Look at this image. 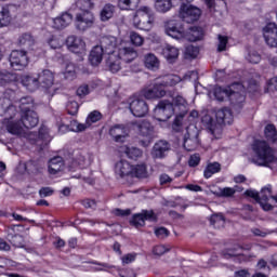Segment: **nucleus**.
Instances as JSON below:
<instances>
[{"instance_id":"7c9ffc66","label":"nucleus","mask_w":277,"mask_h":277,"mask_svg":"<svg viewBox=\"0 0 277 277\" xmlns=\"http://www.w3.org/2000/svg\"><path fill=\"white\" fill-rule=\"evenodd\" d=\"M17 42L19 47H24V49H28V51H34L36 48V40L30 34L21 35Z\"/></svg>"},{"instance_id":"c03bdc74","label":"nucleus","mask_w":277,"mask_h":277,"mask_svg":"<svg viewBox=\"0 0 277 277\" xmlns=\"http://www.w3.org/2000/svg\"><path fill=\"white\" fill-rule=\"evenodd\" d=\"M130 42L133 47H142L144 44V37L138 32L131 31L130 32Z\"/></svg>"},{"instance_id":"8fccbe9b","label":"nucleus","mask_w":277,"mask_h":277,"mask_svg":"<svg viewBox=\"0 0 277 277\" xmlns=\"http://www.w3.org/2000/svg\"><path fill=\"white\" fill-rule=\"evenodd\" d=\"M246 57L250 64H259L261 62V54L254 50H250Z\"/></svg>"},{"instance_id":"58836bf2","label":"nucleus","mask_w":277,"mask_h":277,"mask_svg":"<svg viewBox=\"0 0 277 277\" xmlns=\"http://www.w3.org/2000/svg\"><path fill=\"white\" fill-rule=\"evenodd\" d=\"M131 176H135L136 179L148 177V171L146 170V164H137L136 167H132Z\"/></svg>"},{"instance_id":"1a4fd4ad","label":"nucleus","mask_w":277,"mask_h":277,"mask_svg":"<svg viewBox=\"0 0 277 277\" xmlns=\"http://www.w3.org/2000/svg\"><path fill=\"white\" fill-rule=\"evenodd\" d=\"M164 34L174 40H185L186 28L181 19H168L163 25Z\"/></svg>"},{"instance_id":"0eeeda50","label":"nucleus","mask_w":277,"mask_h":277,"mask_svg":"<svg viewBox=\"0 0 277 277\" xmlns=\"http://www.w3.org/2000/svg\"><path fill=\"white\" fill-rule=\"evenodd\" d=\"M116 37H103L101 40V45H95L89 55V62L93 66H98L103 62V54H111V51L116 49Z\"/></svg>"},{"instance_id":"4468645a","label":"nucleus","mask_w":277,"mask_h":277,"mask_svg":"<svg viewBox=\"0 0 277 277\" xmlns=\"http://www.w3.org/2000/svg\"><path fill=\"white\" fill-rule=\"evenodd\" d=\"M180 14L186 23H196V21L200 18L202 12L198 6H194L192 4H183L180 9Z\"/></svg>"},{"instance_id":"a18cd8bd","label":"nucleus","mask_w":277,"mask_h":277,"mask_svg":"<svg viewBox=\"0 0 277 277\" xmlns=\"http://www.w3.org/2000/svg\"><path fill=\"white\" fill-rule=\"evenodd\" d=\"M77 5L81 12H90L94 8V0H78Z\"/></svg>"},{"instance_id":"37998d69","label":"nucleus","mask_w":277,"mask_h":277,"mask_svg":"<svg viewBox=\"0 0 277 277\" xmlns=\"http://www.w3.org/2000/svg\"><path fill=\"white\" fill-rule=\"evenodd\" d=\"M228 256H233L235 261H238V263H243L246 261H250V255L233 250H228L227 252Z\"/></svg>"},{"instance_id":"bf43d9fd","label":"nucleus","mask_w":277,"mask_h":277,"mask_svg":"<svg viewBox=\"0 0 277 277\" xmlns=\"http://www.w3.org/2000/svg\"><path fill=\"white\" fill-rule=\"evenodd\" d=\"M183 79L184 81H198V71H188Z\"/></svg>"},{"instance_id":"6e6552de","label":"nucleus","mask_w":277,"mask_h":277,"mask_svg":"<svg viewBox=\"0 0 277 277\" xmlns=\"http://www.w3.org/2000/svg\"><path fill=\"white\" fill-rule=\"evenodd\" d=\"M154 23L155 15H153V10L148 6L138 8L132 18L133 27L142 31H150Z\"/></svg>"},{"instance_id":"a211bd4d","label":"nucleus","mask_w":277,"mask_h":277,"mask_svg":"<svg viewBox=\"0 0 277 277\" xmlns=\"http://www.w3.org/2000/svg\"><path fill=\"white\" fill-rule=\"evenodd\" d=\"M106 67L108 68L109 72H113V75L120 72L122 68H124V65H122V58L119 57L118 53L116 52V48L113 49L110 54H108Z\"/></svg>"},{"instance_id":"774afa93","label":"nucleus","mask_w":277,"mask_h":277,"mask_svg":"<svg viewBox=\"0 0 277 277\" xmlns=\"http://www.w3.org/2000/svg\"><path fill=\"white\" fill-rule=\"evenodd\" d=\"M268 90L271 91L277 90V76L269 80Z\"/></svg>"},{"instance_id":"680f3d73","label":"nucleus","mask_w":277,"mask_h":277,"mask_svg":"<svg viewBox=\"0 0 277 277\" xmlns=\"http://www.w3.org/2000/svg\"><path fill=\"white\" fill-rule=\"evenodd\" d=\"M90 94V88L88 85H81L77 90V95L78 96H88Z\"/></svg>"},{"instance_id":"f3484780","label":"nucleus","mask_w":277,"mask_h":277,"mask_svg":"<svg viewBox=\"0 0 277 277\" xmlns=\"http://www.w3.org/2000/svg\"><path fill=\"white\" fill-rule=\"evenodd\" d=\"M263 38L267 47L277 49V25L269 23L263 28Z\"/></svg>"},{"instance_id":"603ef678","label":"nucleus","mask_w":277,"mask_h":277,"mask_svg":"<svg viewBox=\"0 0 277 277\" xmlns=\"http://www.w3.org/2000/svg\"><path fill=\"white\" fill-rule=\"evenodd\" d=\"M199 53H200V50L198 49V47L188 45L185 49L186 57H192L193 60H195V57H198Z\"/></svg>"},{"instance_id":"f8f14e48","label":"nucleus","mask_w":277,"mask_h":277,"mask_svg":"<svg viewBox=\"0 0 277 277\" xmlns=\"http://www.w3.org/2000/svg\"><path fill=\"white\" fill-rule=\"evenodd\" d=\"M129 107L131 114H133L136 118H144L146 114H148V104L140 96H133L129 101Z\"/></svg>"},{"instance_id":"338daca9","label":"nucleus","mask_w":277,"mask_h":277,"mask_svg":"<svg viewBox=\"0 0 277 277\" xmlns=\"http://www.w3.org/2000/svg\"><path fill=\"white\" fill-rule=\"evenodd\" d=\"M221 194L222 196H234L235 194V188H232V187H225V188H222L221 189Z\"/></svg>"},{"instance_id":"f257e3e1","label":"nucleus","mask_w":277,"mask_h":277,"mask_svg":"<svg viewBox=\"0 0 277 277\" xmlns=\"http://www.w3.org/2000/svg\"><path fill=\"white\" fill-rule=\"evenodd\" d=\"M34 100L23 97L19 102L12 103L10 98L0 100V116H4L3 127L11 135H23L25 129H34L40 119L38 113L31 109Z\"/></svg>"},{"instance_id":"423d86ee","label":"nucleus","mask_w":277,"mask_h":277,"mask_svg":"<svg viewBox=\"0 0 277 277\" xmlns=\"http://www.w3.org/2000/svg\"><path fill=\"white\" fill-rule=\"evenodd\" d=\"M215 120L213 117L206 115L201 118V122L211 131L215 140L222 137V124H233V113L228 108H222L215 113Z\"/></svg>"},{"instance_id":"ddd939ff","label":"nucleus","mask_w":277,"mask_h":277,"mask_svg":"<svg viewBox=\"0 0 277 277\" xmlns=\"http://www.w3.org/2000/svg\"><path fill=\"white\" fill-rule=\"evenodd\" d=\"M94 25V14L90 11H80L76 14V27L79 31H85Z\"/></svg>"},{"instance_id":"09e8293b","label":"nucleus","mask_w":277,"mask_h":277,"mask_svg":"<svg viewBox=\"0 0 277 277\" xmlns=\"http://www.w3.org/2000/svg\"><path fill=\"white\" fill-rule=\"evenodd\" d=\"M68 128H69V131L79 133L80 131H85L87 126L83 123H79L77 120H72V121H70Z\"/></svg>"},{"instance_id":"4c0bfd02","label":"nucleus","mask_w":277,"mask_h":277,"mask_svg":"<svg viewBox=\"0 0 277 277\" xmlns=\"http://www.w3.org/2000/svg\"><path fill=\"white\" fill-rule=\"evenodd\" d=\"M264 135L267 142L275 144L277 142V130L275 124H267L264 129Z\"/></svg>"},{"instance_id":"72a5a7b5","label":"nucleus","mask_w":277,"mask_h":277,"mask_svg":"<svg viewBox=\"0 0 277 277\" xmlns=\"http://www.w3.org/2000/svg\"><path fill=\"white\" fill-rule=\"evenodd\" d=\"M49 142H51V135H49V128L42 126L39 130V135L36 140V144L38 146H42V144L48 145Z\"/></svg>"},{"instance_id":"4d7b16f0","label":"nucleus","mask_w":277,"mask_h":277,"mask_svg":"<svg viewBox=\"0 0 277 277\" xmlns=\"http://www.w3.org/2000/svg\"><path fill=\"white\" fill-rule=\"evenodd\" d=\"M98 120H101V113L94 110L88 116L87 122H98Z\"/></svg>"},{"instance_id":"39448f33","label":"nucleus","mask_w":277,"mask_h":277,"mask_svg":"<svg viewBox=\"0 0 277 277\" xmlns=\"http://www.w3.org/2000/svg\"><path fill=\"white\" fill-rule=\"evenodd\" d=\"M246 84L247 82L241 83H233L227 88L215 87L213 89V96L216 101H224V98H229L232 105L241 107L243 101H246Z\"/></svg>"},{"instance_id":"79ce46f5","label":"nucleus","mask_w":277,"mask_h":277,"mask_svg":"<svg viewBox=\"0 0 277 277\" xmlns=\"http://www.w3.org/2000/svg\"><path fill=\"white\" fill-rule=\"evenodd\" d=\"M140 0H118V8L121 10H133L137 8Z\"/></svg>"},{"instance_id":"864d4df0","label":"nucleus","mask_w":277,"mask_h":277,"mask_svg":"<svg viewBox=\"0 0 277 277\" xmlns=\"http://www.w3.org/2000/svg\"><path fill=\"white\" fill-rule=\"evenodd\" d=\"M226 44H228V37L219 35L217 51H226Z\"/></svg>"},{"instance_id":"bb28decb","label":"nucleus","mask_w":277,"mask_h":277,"mask_svg":"<svg viewBox=\"0 0 277 277\" xmlns=\"http://www.w3.org/2000/svg\"><path fill=\"white\" fill-rule=\"evenodd\" d=\"M62 170H64V158L57 156L52 158L49 161V166H48L49 174H52V175L60 174Z\"/></svg>"},{"instance_id":"de8ad7c7","label":"nucleus","mask_w":277,"mask_h":277,"mask_svg":"<svg viewBox=\"0 0 277 277\" xmlns=\"http://www.w3.org/2000/svg\"><path fill=\"white\" fill-rule=\"evenodd\" d=\"M63 75L65 79L72 80L76 77L75 65L72 63L67 64Z\"/></svg>"},{"instance_id":"0e129e2a","label":"nucleus","mask_w":277,"mask_h":277,"mask_svg":"<svg viewBox=\"0 0 277 277\" xmlns=\"http://www.w3.org/2000/svg\"><path fill=\"white\" fill-rule=\"evenodd\" d=\"M11 247L5 239L0 238V252H10Z\"/></svg>"},{"instance_id":"c756f323","label":"nucleus","mask_w":277,"mask_h":277,"mask_svg":"<svg viewBox=\"0 0 277 277\" xmlns=\"http://www.w3.org/2000/svg\"><path fill=\"white\" fill-rule=\"evenodd\" d=\"M121 155H126L129 159H137L142 156V149L133 147L131 145H123L119 148Z\"/></svg>"},{"instance_id":"13d9d810","label":"nucleus","mask_w":277,"mask_h":277,"mask_svg":"<svg viewBox=\"0 0 277 277\" xmlns=\"http://www.w3.org/2000/svg\"><path fill=\"white\" fill-rule=\"evenodd\" d=\"M198 163H200V155L195 154V155L190 156V158L188 160V164L190 166V168H196V166H198Z\"/></svg>"},{"instance_id":"473e14b6","label":"nucleus","mask_w":277,"mask_h":277,"mask_svg":"<svg viewBox=\"0 0 277 277\" xmlns=\"http://www.w3.org/2000/svg\"><path fill=\"white\" fill-rule=\"evenodd\" d=\"M144 65L148 70H159L160 62L155 54L148 53L144 57Z\"/></svg>"},{"instance_id":"e2e57ef3","label":"nucleus","mask_w":277,"mask_h":277,"mask_svg":"<svg viewBox=\"0 0 277 277\" xmlns=\"http://www.w3.org/2000/svg\"><path fill=\"white\" fill-rule=\"evenodd\" d=\"M39 194L41 198H47L49 196H53V190L51 189V187H43L39 190Z\"/></svg>"},{"instance_id":"c85d7f7f","label":"nucleus","mask_w":277,"mask_h":277,"mask_svg":"<svg viewBox=\"0 0 277 277\" xmlns=\"http://www.w3.org/2000/svg\"><path fill=\"white\" fill-rule=\"evenodd\" d=\"M180 51L176 47L167 44L162 48V55L167 61L172 64L175 60L179 58Z\"/></svg>"},{"instance_id":"3c124183","label":"nucleus","mask_w":277,"mask_h":277,"mask_svg":"<svg viewBox=\"0 0 277 277\" xmlns=\"http://www.w3.org/2000/svg\"><path fill=\"white\" fill-rule=\"evenodd\" d=\"M166 252H170V246L158 245L153 249V254H155L156 256H161L166 254Z\"/></svg>"},{"instance_id":"4be33fe9","label":"nucleus","mask_w":277,"mask_h":277,"mask_svg":"<svg viewBox=\"0 0 277 277\" xmlns=\"http://www.w3.org/2000/svg\"><path fill=\"white\" fill-rule=\"evenodd\" d=\"M72 23V15L70 13H63L62 16L51 19V27L53 29H66Z\"/></svg>"},{"instance_id":"5701e85b","label":"nucleus","mask_w":277,"mask_h":277,"mask_svg":"<svg viewBox=\"0 0 277 277\" xmlns=\"http://www.w3.org/2000/svg\"><path fill=\"white\" fill-rule=\"evenodd\" d=\"M109 134L115 142H124L129 137V129L123 124H116L109 130Z\"/></svg>"},{"instance_id":"6e6d98bb","label":"nucleus","mask_w":277,"mask_h":277,"mask_svg":"<svg viewBox=\"0 0 277 277\" xmlns=\"http://www.w3.org/2000/svg\"><path fill=\"white\" fill-rule=\"evenodd\" d=\"M11 243H13V246H15V248H23V243H24L23 236H21V235L13 236Z\"/></svg>"},{"instance_id":"f03ea898","label":"nucleus","mask_w":277,"mask_h":277,"mask_svg":"<svg viewBox=\"0 0 277 277\" xmlns=\"http://www.w3.org/2000/svg\"><path fill=\"white\" fill-rule=\"evenodd\" d=\"M171 98L172 102L163 100L158 103L154 109V117L156 120H159V122H166V120H170L175 114L176 117L173 123V129L174 131H179L177 127L183 126V118L185 117V114H187L189 104L182 95H172Z\"/></svg>"},{"instance_id":"20e7f679","label":"nucleus","mask_w":277,"mask_h":277,"mask_svg":"<svg viewBox=\"0 0 277 277\" xmlns=\"http://www.w3.org/2000/svg\"><path fill=\"white\" fill-rule=\"evenodd\" d=\"M181 83V77L176 75L160 76L154 80V82L143 89L142 94L148 101L153 98H163L167 92L164 88H172Z\"/></svg>"},{"instance_id":"2f4dec72","label":"nucleus","mask_w":277,"mask_h":277,"mask_svg":"<svg viewBox=\"0 0 277 277\" xmlns=\"http://www.w3.org/2000/svg\"><path fill=\"white\" fill-rule=\"evenodd\" d=\"M10 25H12V14L10 13V6L4 5L0 10V29L10 27Z\"/></svg>"},{"instance_id":"aec40b11","label":"nucleus","mask_w":277,"mask_h":277,"mask_svg":"<svg viewBox=\"0 0 277 277\" xmlns=\"http://www.w3.org/2000/svg\"><path fill=\"white\" fill-rule=\"evenodd\" d=\"M146 220L149 222L157 221V215L155 212H153V210H143L141 213L134 214L131 224L136 227L144 226Z\"/></svg>"},{"instance_id":"6ab92c4d","label":"nucleus","mask_w":277,"mask_h":277,"mask_svg":"<svg viewBox=\"0 0 277 277\" xmlns=\"http://www.w3.org/2000/svg\"><path fill=\"white\" fill-rule=\"evenodd\" d=\"M185 150H196L198 148V130L195 127L187 128V133L184 136Z\"/></svg>"},{"instance_id":"7ed1b4c3","label":"nucleus","mask_w":277,"mask_h":277,"mask_svg":"<svg viewBox=\"0 0 277 277\" xmlns=\"http://www.w3.org/2000/svg\"><path fill=\"white\" fill-rule=\"evenodd\" d=\"M252 163L271 170H277V158L274 149L265 141L256 140L252 144Z\"/></svg>"},{"instance_id":"9d476101","label":"nucleus","mask_w":277,"mask_h":277,"mask_svg":"<svg viewBox=\"0 0 277 277\" xmlns=\"http://www.w3.org/2000/svg\"><path fill=\"white\" fill-rule=\"evenodd\" d=\"M134 129H136L142 135V137H145L142 142V146H149L150 142L155 138V130L153 129V126H150V122L146 120H141L135 123H133Z\"/></svg>"},{"instance_id":"49530a36","label":"nucleus","mask_w":277,"mask_h":277,"mask_svg":"<svg viewBox=\"0 0 277 277\" xmlns=\"http://www.w3.org/2000/svg\"><path fill=\"white\" fill-rule=\"evenodd\" d=\"M66 108H67V113L70 116H77L79 111V103H77V101L69 100Z\"/></svg>"},{"instance_id":"5fc2aeb1","label":"nucleus","mask_w":277,"mask_h":277,"mask_svg":"<svg viewBox=\"0 0 277 277\" xmlns=\"http://www.w3.org/2000/svg\"><path fill=\"white\" fill-rule=\"evenodd\" d=\"M155 235L159 239H166L170 235V232L166 227H159L155 229Z\"/></svg>"},{"instance_id":"2eb2a0df","label":"nucleus","mask_w":277,"mask_h":277,"mask_svg":"<svg viewBox=\"0 0 277 277\" xmlns=\"http://www.w3.org/2000/svg\"><path fill=\"white\" fill-rule=\"evenodd\" d=\"M116 53L126 64H131V62L137 60V51L131 47H123L122 43L118 45V40L116 42Z\"/></svg>"},{"instance_id":"a878e982","label":"nucleus","mask_w":277,"mask_h":277,"mask_svg":"<svg viewBox=\"0 0 277 277\" xmlns=\"http://www.w3.org/2000/svg\"><path fill=\"white\" fill-rule=\"evenodd\" d=\"M21 81L28 92H36V90L40 88L38 77L36 76L24 75L22 76Z\"/></svg>"},{"instance_id":"052dcab7","label":"nucleus","mask_w":277,"mask_h":277,"mask_svg":"<svg viewBox=\"0 0 277 277\" xmlns=\"http://www.w3.org/2000/svg\"><path fill=\"white\" fill-rule=\"evenodd\" d=\"M118 272V276L120 277H135V272L133 269H127V271H121L119 268H116Z\"/></svg>"},{"instance_id":"dca6fc26","label":"nucleus","mask_w":277,"mask_h":277,"mask_svg":"<svg viewBox=\"0 0 277 277\" xmlns=\"http://www.w3.org/2000/svg\"><path fill=\"white\" fill-rule=\"evenodd\" d=\"M66 44L71 53H76L77 55H85V41L81 37L69 36L66 39Z\"/></svg>"},{"instance_id":"ea45409f","label":"nucleus","mask_w":277,"mask_h":277,"mask_svg":"<svg viewBox=\"0 0 277 277\" xmlns=\"http://www.w3.org/2000/svg\"><path fill=\"white\" fill-rule=\"evenodd\" d=\"M48 44L52 49H62L64 47V37L62 35L52 36L48 39Z\"/></svg>"},{"instance_id":"b1692460","label":"nucleus","mask_w":277,"mask_h":277,"mask_svg":"<svg viewBox=\"0 0 277 277\" xmlns=\"http://www.w3.org/2000/svg\"><path fill=\"white\" fill-rule=\"evenodd\" d=\"M133 173V166L129 163V161L120 160L115 164V174L120 179H124V176H131Z\"/></svg>"},{"instance_id":"9b49d317","label":"nucleus","mask_w":277,"mask_h":277,"mask_svg":"<svg viewBox=\"0 0 277 277\" xmlns=\"http://www.w3.org/2000/svg\"><path fill=\"white\" fill-rule=\"evenodd\" d=\"M9 62L13 70H23V68H27L29 65V56H27L25 51L14 50L11 52Z\"/></svg>"},{"instance_id":"393cba45","label":"nucleus","mask_w":277,"mask_h":277,"mask_svg":"<svg viewBox=\"0 0 277 277\" xmlns=\"http://www.w3.org/2000/svg\"><path fill=\"white\" fill-rule=\"evenodd\" d=\"M168 150H170V144L166 141H159L153 147L151 157L154 159H163L168 155Z\"/></svg>"},{"instance_id":"e433bc0d","label":"nucleus","mask_w":277,"mask_h":277,"mask_svg":"<svg viewBox=\"0 0 277 277\" xmlns=\"http://www.w3.org/2000/svg\"><path fill=\"white\" fill-rule=\"evenodd\" d=\"M220 170H222V166L220 164V162H211L206 167L203 171V176L205 179H211V176L213 174H217Z\"/></svg>"},{"instance_id":"a19ab883","label":"nucleus","mask_w":277,"mask_h":277,"mask_svg":"<svg viewBox=\"0 0 277 277\" xmlns=\"http://www.w3.org/2000/svg\"><path fill=\"white\" fill-rule=\"evenodd\" d=\"M210 223L214 228H222L226 224V219L222 213H216L210 217Z\"/></svg>"},{"instance_id":"412c9836","label":"nucleus","mask_w":277,"mask_h":277,"mask_svg":"<svg viewBox=\"0 0 277 277\" xmlns=\"http://www.w3.org/2000/svg\"><path fill=\"white\" fill-rule=\"evenodd\" d=\"M37 79L39 81V87L41 85L44 90H50V88H53L55 75L53 71L44 69L38 75Z\"/></svg>"},{"instance_id":"cd10ccee","label":"nucleus","mask_w":277,"mask_h":277,"mask_svg":"<svg viewBox=\"0 0 277 277\" xmlns=\"http://www.w3.org/2000/svg\"><path fill=\"white\" fill-rule=\"evenodd\" d=\"M205 36V30L201 27H193L189 30H186V36L184 40H188V42H196L198 40H202Z\"/></svg>"},{"instance_id":"69168bd1","label":"nucleus","mask_w":277,"mask_h":277,"mask_svg":"<svg viewBox=\"0 0 277 277\" xmlns=\"http://www.w3.org/2000/svg\"><path fill=\"white\" fill-rule=\"evenodd\" d=\"M123 265H129V263H133V261H135V254L133 253H129L127 255H124L122 259H121Z\"/></svg>"},{"instance_id":"c9c22d12","label":"nucleus","mask_w":277,"mask_h":277,"mask_svg":"<svg viewBox=\"0 0 277 277\" xmlns=\"http://www.w3.org/2000/svg\"><path fill=\"white\" fill-rule=\"evenodd\" d=\"M155 10H156V12H160V14H166V12H170V10H172V1L156 0Z\"/></svg>"},{"instance_id":"f704fd0d","label":"nucleus","mask_w":277,"mask_h":277,"mask_svg":"<svg viewBox=\"0 0 277 277\" xmlns=\"http://www.w3.org/2000/svg\"><path fill=\"white\" fill-rule=\"evenodd\" d=\"M114 12H116V6L109 3L105 4L100 13L101 21H103L104 23L109 21V18L114 17Z\"/></svg>"}]
</instances>
